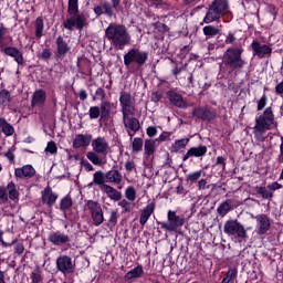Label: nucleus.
Returning a JSON list of instances; mask_svg holds the SVG:
<instances>
[{
	"mask_svg": "<svg viewBox=\"0 0 283 283\" xmlns=\"http://www.w3.org/2000/svg\"><path fill=\"white\" fill-rule=\"evenodd\" d=\"M118 207H122L123 213H132L134 211V203L127 201V199H122L118 202Z\"/></svg>",
	"mask_w": 283,
	"mask_h": 283,
	"instance_id": "obj_42",
	"label": "nucleus"
},
{
	"mask_svg": "<svg viewBox=\"0 0 283 283\" xmlns=\"http://www.w3.org/2000/svg\"><path fill=\"white\" fill-rule=\"evenodd\" d=\"M0 201L8 202V188L0 186Z\"/></svg>",
	"mask_w": 283,
	"mask_h": 283,
	"instance_id": "obj_56",
	"label": "nucleus"
},
{
	"mask_svg": "<svg viewBox=\"0 0 283 283\" xmlns=\"http://www.w3.org/2000/svg\"><path fill=\"white\" fill-rule=\"evenodd\" d=\"M198 189L202 191V189H209V185H207V179H200L198 181Z\"/></svg>",
	"mask_w": 283,
	"mask_h": 283,
	"instance_id": "obj_62",
	"label": "nucleus"
},
{
	"mask_svg": "<svg viewBox=\"0 0 283 283\" xmlns=\"http://www.w3.org/2000/svg\"><path fill=\"white\" fill-rule=\"evenodd\" d=\"M202 177V170H197L195 172H191L186 176V180L190 182V185H193V182H198L200 178Z\"/></svg>",
	"mask_w": 283,
	"mask_h": 283,
	"instance_id": "obj_44",
	"label": "nucleus"
},
{
	"mask_svg": "<svg viewBox=\"0 0 283 283\" xmlns=\"http://www.w3.org/2000/svg\"><path fill=\"white\" fill-rule=\"evenodd\" d=\"M41 198L43 205H46V207H54L56 200H59V193L53 192L52 187L48 186L41 191Z\"/></svg>",
	"mask_w": 283,
	"mask_h": 283,
	"instance_id": "obj_18",
	"label": "nucleus"
},
{
	"mask_svg": "<svg viewBox=\"0 0 283 283\" xmlns=\"http://www.w3.org/2000/svg\"><path fill=\"white\" fill-rule=\"evenodd\" d=\"M254 191L261 196V198L265 200H271L273 198V192L269 191L266 187H254Z\"/></svg>",
	"mask_w": 283,
	"mask_h": 283,
	"instance_id": "obj_41",
	"label": "nucleus"
},
{
	"mask_svg": "<svg viewBox=\"0 0 283 283\" xmlns=\"http://www.w3.org/2000/svg\"><path fill=\"white\" fill-rule=\"evenodd\" d=\"M251 48L253 56H258L259 59H264V56H271V54H273V48H271V44H262L258 40H253Z\"/></svg>",
	"mask_w": 283,
	"mask_h": 283,
	"instance_id": "obj_13",
	"label": "nucleus"
},
{
	"mask_svg": "<svg viewBox=\"0 0 283 283\" xmlns=\"http://www.w3.org/2000/svg\"><path fill=\"white\" fill-rule=\"evenodd\" d=\"M154 211H156V203L155 202H150L148 203L140 213V218H139V224L142 227H145L149 220V218H151V216L154 214Z\"/></svg>",
	"mask_w": 283,
	"mask_h": 283,
	"instance_id": "obj_24",
	"label": "nucleus"
},
{
	"mask_svg": "<svg viewBox=\"0 0 283 283\" xmlns=\"http://www.w3.org/2000/svg\"><path fill=\"white\" fill-rule=\"evenodd\" d=\"M242 48H229L224 54L222 63L226 67H229L230 72H235V70H242L247 65V62L242 60Z\"/></svg>",
	"mask_w": 283,
	"mask_h": 283,
	"instance_id": "obj_4",
	"label": "nucleus"
},
{
	"mask_svg": "<svg viewBox=\"0 0 283 283\" xmlns=\"http://www.w3.org/2000/svg\"><path fill=\"white\" fill-rule=\"evenodd\" d=\"M235 41H238V38L233 33H228L226 36V43L227 45H235Z\"/></svg>",
	"mask_w": 283,
	"mask_h": 283,
	"instance_id": "obj_57",
	"label": "nucleus"
},
{
	"mask_svg": "<svg viewBox=\"0 0 283 283\" xmlns=\"http://www.w3.org/2000/svg\"><path fill=\"white\" fill-rule=\"evenodd\" d=\"M67 14L76 17L78 14V0H69Z\"/></svg>",
	"mask_w": 283,
	"mask_h": 283,
	"instance_id": "obj_40",
	"label": "nucleus"
},
{
	"mask_svg": "<svg viewBox=\"0 0 283 283\" xmlns=\"http://www.w3.org/2000/svg\"><path fill=\"white\" fill-rule=\"evenodd\" d=\"M46 98H48V95L45 91L43 90L35 91L32 96V103H31L32 107H43V105H45Z\"/></svg>",
	"mask_w": 283,
	"mask_h": 283,
	"instance_id": "obj_25",
	"label": "nucleus"
},
{
	"mask_svg": "<svg viewBox=\"0 0 283 283\" xmlns=\"http://www.w3.org/2000/svg\"><path fill=\"white\" fill-rule=\"evenodd\" d=\"M106 182L112 185H120L123 182V174L116 169H111L105 172Z\"/></svg>",
	"mask_w": 283,
	"mask_h": 283,
	"instance_id": "obj_27",
	"label": "nucleus"
},
{
	"mask_svg": "<svg viewBox=\"0 0 283 283\" xmlns=\"http://www.w3.org/2000/svg\"><path fill=\"white\" fill-rule=\"evenodd\" d=\"M91 120H96L101 116V108L98 106H92L88 109Z\"/></svg>",
	"mask_w": 283,
	"mask_h": 283,
	"instance_id": "obj_50",
	"label": "nucleus"
},
{
	"mask_svg": "<svg viewBox=\"0 0 283 283\" xmlns=\"http://www.w3.org/2000/svg\"><path fill=\"white\" fill-rule=\"evenodd\" d=\"M238 277V270L235 269H230L226 276L223 277V280L221 281V283H230L233 282V280H235Z\"/></svg>",
	"mask_w": 283,
	"mask_h": 283,
	"instance_id": "obj_43",
	"label": "nucleus"
},
{
	"mask_svg": "<svg viewBox=\"0 0 283 283\" xmlns=\"http://www.w3.org/2000/svg\"><path fill=\"white\" fill-rule=\"evenodd\" d=\"M0 128L2 129V134H4V136H12V134H14V127L11 126L10 123H8V120H6L3 117L0 118Z\"/></svg>",
	"mask_w": 283,
	"mask_h": 283,
	"instance_id": "obj_34",
	"label": "nucleus"
},
{
	"mask_svg": "<svg viewBox=\"0 0 283 283\" xmlns=\"http://www.w3.org/2000/svg\"><path fill=\"white\" fill-rule=\"evenodd\" d=\"M156 140L154 139H147L145 140L144 144V149H145V154L146 156H151L154 155V153L156 151Z\"/></svg>",
	"mask_w": 283,
	"mask_h": 283,
	"instance_id": "obj_38",
	"label": "nucleus"
},
{
	"mask_svg": "<svg viewBox=\"0 0 283 283\" xmlns=\"http://www.w3.org/2000/svg\"><path fill=\"white\" fill-rule=\"evenodd\" d=\"M56 266L61 273H74V264H72V258L67 255H61L56 259Z\"/></svg>",
	"mask_w": 283,
	"mask_h": 283,
	"instance_id": "obj_17",
	"label": "nucleus"
},
{
	"mask_svg": "<svg viewBox=\"0 0 283 283\" xmlns=\"http://www.w3.org/2000/svg\"><path fill=\"white\" fill-rule=\"evenodd\" d=\"M163 96H165L163 91H154L150 95V101H153V103H160V101H163Z\"/></svg>",
	"mask_w": 283,
	"mask_h": 283,
	"instance_id": "obj_52",
	"label": "nucleus"
},
{
	"mask_svg": "<svg viewBox=\"0 0 283 283\" xmlns=\"http://www.w3.org/2000/svg\"><path fill=\"white\" fill-rule=\"evenodd\" d=\"M149 59V53L147 51H143L140 49H129L127 53L124 55V65L126 67H132V65H136L137 67H143L145 63H147Z\"/></svg>",
	"mask_w": 283,
	"mask_h": 283,
	"instance_id": "obj_6",
	"label": "nucleus"
},
{
	"mask_svg": "<svg viewBox=\"0 0 283 283\" xmlns=\"http://www.w3.org/2000/svg\"><path fill=\"white\" fill-rule=\"evenodd\" d=\"M279 163H283V138L281 137L280 155L277 157Z\"/></svg>",
	"mask_w": 283,
	"mask_h": 283,
	"instance_id": "obj_64",
	"label": "nucleus"
},
{
	"mask_svg": "<svg viewBox=\"0 0 283 283\" xmlns=\"http://www.w3.org/2000/svg\"><path fill=\"white\" fill-rule=\"evenodd\" d=\"M85 209L86 211H88L94 227H101V224L105 222V214L103 212V207L98 201L87 200L85 203Z\"/></svg>",
	"mask_w": 283,
	"mask_h": 283,
	"instance_id": "obj_7",
	"label": "nucleus"
},
{
	"mask_svg": "<svg viewBox=\"0 0 283 283\" xmlns=\"http://www.w3.org/2000/svg\"><path fill=\"white\" fill-rule=\"evenodd\" d=\"M277 122L275 120V114H273V107L269 106L264 109L263 114L255 118V125L253 127V135L260 143H264V134L270 129H276Z\"/></svg>",
	"mask_w": 283,
	"mask_h": 283,
	"instance_id": "obj_3",
	"label": "nucleus"
},
{
	"mask_svg": "<svg viewBox=\"0 0 283 283\" xmlns=\"http://www.w3.org/2000/svg\"><path fill=\"white\" fill-rule=\"evenodd\" d=\"M7 191L9 192L10 200H19V190H17V185L14 182H9L7 185Z\"/></svg>",
	"mask_w": 283,
	"mask_h": 283,
	"instance_id": "obj_36",
	"label": "nucleus"
},
{
	"mask_svg": "<svg viewBox=\"0 0 283 283\" xmlns=\"http://www.w3.org/2000/svg\"><path fill=\"white\" fill-rule=\"evenodd\" d=\"M45 151H48L49 154H56L57 148H56V143H54V140H51L48 143Z\"/></svg>",
	"mask_w": 283,
	"mask_h": 283,
	"instance_id": "obj_55",
	"label": "nucleus"
},
{
	"mask_svg": "<svg viewBox=\"0 0 283 283\" xmlns=\"http://www.w3.org/2000/svg\"><path fill=\"white\" fill-rule=\"evenodd\" d=\"M125 198L130 202H134V200H136V188L133 186L127 187L125 190Z\"/></svg>",
	"mask_w": 283,
	"mask_h": 283,
	"instance_id": "obj_49",
	"label": "nucleus"
},
{
	"mask_svg": "<svg viewBox=\"0 0 283 283\" xmlns=\"http://www.w3.org/2000/svg\"><path fill=\"white\" fill-rule=\"evenodd\" d=\"M125 169L128 174H132V171L136 170V164L134 163V160L126 161Z\"/></svg>",
	"mask_w": 283,
	"mask_h": 283,
	"instance_id": "obj_59",
	"label": "nucleus"
},
{
	"mask_svg": "<svg viewBox=\"0 0 283 283\" xmlns=\"http://www.w3.org/2000/svg\"><path fill=\"white\" fill-rule=\"evenodd\" d=\"M101 118H108L112 113V104L109 101H102L99 105Z\"/></svg>",
	"mask_w": 283,
	"mask_h": 283,
	"instance_id": "obj_33",
	"label": "nucleus"
},
{
	"mask_svg": "<svg viewBox=\"0 0 283 283\" xmlns=\"http://www.w3.org/2000/svg\"><path fill=\"white\" fill-rule=\"evenodd\" d=\"M167 222H158L165 231L176 232L185 226V217L176 214V211L168 210Z\"/></svg>",
	"mask_w": 283,
	"mask_h": 283,
	"instance_id": "obj_8",
	"label": "nucleus"
},
{
	"mask_svg": "<svg viewBox=\"0 0 283 283\" xmlns=\"http://www.w3.org/2000/svg\"><path fill=\"white\" fill-rule=\"evenodd\" d=\"M132 147H133V151H134L135 154H138V151H143V138H140V137H135V138L133 139Z\"/></svg>",
	"mask_w": 283,
	"mask_h": 283,
	"instance_id": "obj_46",
	"label": "nucleus"
},
{
	"mask_svg": "<svg viewBox=\"0 0 283 283\" xmlns=\"http://www.w3.org/2000/svg\"><path fill=\"white\" fill-rule=\"evenodd\" d=\"M266 95H263L259 101H258V112H262L264 107H266Z\"/></svg>",
	"mask_w": 283,
	"mask_h": 283,
	"instance_id": "obj_58",
	"label": "nucleus"
},
{
	"mask_svg": "<svg viewBox=\"0 0 283 283\" xmlns=\"http://www.w3.org/2000/svg\"><path fill=\"white\" fill-rule=\"evenodd\" d=\"M93 182L99 186V189L107 187V177H105V172H103V170L95 171L93 175Z\"/></svg>",
	"mask_w": 283,
	"mask_h": 283,
	"instance_id": "obj_28",
	"label": "nucleus"
},
{
	"mask_svg": "<svg viewBox=\"0 0 283 283\" xmlns=\"http://www.w3.org/2000/svg\"><path fill=\"white\" fill-rule=\"evenodd\" d=\"M151 4L159 10H169V2L164 0H153Z\"/></svg>",
	"mask_w": 283,
	"mask_h": 283,
	"instance_id": "obj_51",
	"label": "nucleus"
},
{
	"mask_svg": "<svg viewBox=\"0 0 283 283\" xmlns=\"http://www.w3.org/2000/svg\"><path fill=\"white\" fill-rule=\"evenodd\" d=\"M119 106L122 114L136 113V97L127 91L119 93Z\"/></svg>",
	"mask_w": 283,
	"mask_h": 283,
	"instance_id": "obj_10",
	"label": "nucleus"
},
{
	"mask_svg": "<svg viewBox=\"0 0 283 283\" xmlns=\"http://www.w3.org/2000/svg\"><path fill=\"white\" fill-rule=\"evenodd\" d=\"M101 191H103V193H106L109 200H115V202H117L118 200H122L123 198V193H120V191L116 190V188L109 185L102 186Z\"/></svg>",
	"mask_w": 283,
	"mask_h": 283,
	"instance_id": "obj_26",
	"label": "nucleus"
},
{
	"mask_svg": "<svg viewBox=\"0 0 283 283\" xmlns=\"http://www.w3.org/2000/svg\"><path fill=\"white\" fill-rule=\"evenodd\" d=\"M92 150L86 154L87 160L96 167L107 165V154H109V142L105 137H96L91 142Z\"/></svg>",
	"mask_w": 283,
	"mask_h": 283,
	"instance_id": "obj_2",
	"label": "nucleus"
},
{
	"mask_svg": "<svg viewBox=\"0 0 283 283\" xmlns=\"http://www.w3.org/2000/svg\"><path fill=\"white\" fill-rule=\"evenodd\" d=\"M192 116L200 120H216V111L209 107H197L192 109Z\"/></svg>",
	"mask_w": 283,
	"mask_h": 283,
	"instance_id": "obj_15",
	"label": "nucleus"
},
{
	"mask_svg": "<svg viewBox=\"0 0 283 283\" xmlns=\"http://www.w3.org/2000/svg\"><path fill=\"white\" fill-rule=\"evenodd\" d=\"M8 29H6V27H3V24L0 25V48H3V41H4V38L6 36V32H7Z\"/></svg>",
	"mask_w": 283,
	"mask_h": 283,
	"instance_id": "obj_60",
	"label": "nucleus"
},
{
	"mask_svg": "<svg viewBox=\"0 0 283 283\" xmlns=\"http://www.w3.org/2000/svg\"><path fill=\"white\" fill-rule=\"evenodd\" d=\"M72 197L67 195L61 199L60 209L65 213V211H70V209H72Z\"/></svg>",
	"mask_w": 283,
	"mask_h": 283,
	"instance_id": "obj_39",
	"label": "nucleus"
},
{
	"mask_svg": "<svg viewBox=\"0 0 283 283\" xmlns=\"http://www.w3.org/2000/svg\"><path fill=\"white\" fill-rule=\"evenodd\" d=\"M207 155V146H198L190 148L186 155L182 157L184 163L189 160V158H202Z\"/></svg>",
	"mask_w": 283,
	"mask_h": 283,
	"instance_id": "obj_22",
	"label": "nucleus"
},
{
	"mask_svg": "<svg viewBox=\"0 0 283 283\" xmlns=\"http://www.w3.org/2000/svg\"><path fill=\"white\" fill-rule=\"evenodd\" d=\"M92 145V135L90 134H78L75 136V139L73 140V147L74 149H85Z\"/></svg>",
	"mask_w": 283,
	"mask_h": 283,
	"instance_id": "obj_20",
	"label": "nucleus"
},
{
	"mask_svg": "<svg viewBox=\"0 0 283 283\" xmlns=\"http://www.w3.org/2000/svg\"><path fill=\"white\" fill-rule=\"evenodd\" d=\"M156 134H158V130L156 129V127L149 126L147 128V136H149L150 138H153V136H156Z\"/></svg>",
	"mask_w": 283,
	"mask_h": 283,
	"instance_id": "obj_63",
	"label": "nucleus"
},
{
	"mask_svg": "<svg viewBox=\"0 0 283 283\" xmlns=\"http://www.w3.org/2000/svg\"><path fill=\"white\" fill-rule=\"evenodd\" d=\"M143 266L138 265L133 270L128 271L124 277L125 280H138V277H143Z\"/></svg>",
	"mask_w": 283,
	"mask_h": 283,
	"instance_id": "obj_31",
	"label": "nucleus"
},
{
	"mask_svg": "<svg viewBox=\"0 0 283 283\" xmlns=\"http://www.w3.org/2000/svg\"><path fill=\"white\" fill-rule=\"evenodd\" d=\"M223 233L227 235H237V238H240L241 240H247V238H249L247 229L238 221V219L226 221L223 226Z\"/></svg>",
	"mask_w": 283,
	"mask_h": 283,
	"instance_id": "obj_9",
	"label": "nucleus"
},
{
	"mask_svg": "<svg viewBox=\"0 0 283 283\" xmlns=\"http://www.w3.org/2000/svg\"><path fill=\"white\" fill-rule=\"evenodd\" d=\"M108 224H109V227H116V224H118V211L113 210L111 212V217L108 219Z\"/></svg>",
	"mask_w": 283,
	"mask_h": 283,
	"instance_id": "obj_53",
	"label": "nucleus"
},
{
	"mask_svg": "<svg viewBox=\"0 0 283 283\" xmlns=\"http://www.w3.org/2000/svg\"><path fill=\"white\" fill-rule=\"evenodd\" d=\"M10 91L8 90H1L0 91V105H8L10 103Z\"/></svg>",
	"mask_w": 283,
	"mask_h": 283,
	"instance_id": "obj_45",
	"label": "nucleus"
},
{
	"mask_svg": "<svg viewBox=\"0 0 283 283\" xmlns=\"http://www.w3.org/2000/svg\"><path fill=\"white\" fill-rule=\"evenodd\" d=\"M35 36L41 39L43 36V30H45V23L43 22V17H38L34 21Z\"/></svg>",
	"mask_w": 283,
	"mask_h": 283,
	"instance_id": "obj_32",
	"label": "nucleus"
},
{
	"mask_svg": "<svg viewBox=\"0 0 283 283\" xmlns=\"http://www.w3.org/2000/svg\"><path fill=\"white\" fill-rule=\"evenodd\" d=\"M36 174V169L32 165H24L20 168L14 169L15 178L20 180H30Z\"/></svg>",
	"mask_w": 283,
	"mask_h": 283,
	"instance_id": "obj_16",
	"label": "nucleus"
},
{
	"mask_svg": "<svg viewBox=\"0 0 283 283\" xmlns=\"http://www.w3.org/2000/svg\"><path fill=\"white\" fill-rule=\"evenodd\" d=\"M87 25V17H85V14L83 13H77L76 15H72L71 18L66 19L63 22V27L66 30H74V28H76V30H83V28H86Z\"/></svg>",
	"mask_w": 283,
	"mask_h": 283,
	"instance_id": "obj_12",
	"label": "nucleus"
},
{
	"mask_svg": "<svg viewBox=\"0 0 283 283\" xmlns=\"http://www.w3.org/2000/svg\"><path fill=\"white\" fill-rule=\"evenodd\" d=\"M25 251V245H23L22 242H17L14 243V253L17 255H23V252Z\"/></svg>",
	"mask_w": 283,
	"mask_h": 283,
	"instance_id": "obj_54",
	"label": "nucleus"
},
{
	"mask_svg": "<svg viewBox=\"0 0 283 283\" xmlns=\"http://www.w3.org/2000/svg\"><path fill=\"white\" fill-rule=\"evenodd\" d=\"M254 220H256V234L265 235V233L271 229V218L264 213H261L256 214Z\"/></svg>",
	"mask_w": 283,
	"mask_h": 283,
	"instance_id": "obj_14",
	"label": "nucleus"
},
{
	"mask_svg": "<svg viewBox=\"0 0 283 283\" xmlns=\"http://www.w3.org/2000/svg\"><path fill=\"white\" fill-rule=\"evenodd\" d=\"M102 8L106 17H109V18L114 17V7L112 6V3L104 1L102 3Z\"/></svg>",
	"mask_w": 283,
	"mask_h": 283,
	"instance_id": "obj_48",
	"label": "nucleus"
},
{
	"mask_svg": "<svg viewBox=\"0 0 283 283\" xmlns=\"http://www.w3.org/2000/svg\"><path fill=\"white\" fill-rule=\"evenodd\" d=\"M228 10L229 2L227 0H213L203 18V23L209 24L213 23V21H220Z\"/></svg>",
	"mask_w": 283,
	"mask_h": 283,
	"instance_id": "obj_5",
	"label": "nucleus"
},
{
	"mask_svg": "<svg viewBox=\"0 0 283 283\" xmlns=\"http://www.w3.org/2000/svg\"><path fill=\"white\" fill-rule=\"evenodd\" d=\"M105 39L116 50H124L126 45L132 43V35L127 31V27L118 23H109L105 29Z\"/></svg>",
	"mask_w": 283,
	"mask_h": 283,
	"instance_id": "obj_1",
	"label": "nucleus"
},
{
	"mask_svg": "<svg viewBox=\"0 0 283 283\" xmlns=\"http://www.w3.org/2000/svg\"><path fill=\"white\" fill-rule=\"evenodd\" d=\"M30 279L32 283H42L43 282V276H41V270L35 269L31 272Z\"/></svg>",
	"mask_w": 283,
	"mask_h": 283,
	"instance_id": "obj_47",
	"label": "nucleus"
},
{
	"mask_svg": "<svg viewBox=\"0 0 283 283\" xmlns=\"http://www.w3.org/2000/svg\"><path fill=\"white\" fill-rule=\"evenodd\" d=\"M56 45H57V56H65V54L70 52V46L67 45V42L63 40V36H59L56 39Z\"/></svg>",
	"mask_w": 283,
	"mask_h": 283,
	"instance_id": "obj_29",
	"label": "nucleus"
},
{
	"mask_svg": "<svg viewBox=\"0 0 283 283\" xmlns=\"http://www.w3.org/2000/svg\"><path fill=\"white\" fill-rule=\"evenodd\" d=\"M167 96L171 105H175V107H179L180 109H187V101H185L180 94L174 91H168Z\"/></svg>",
	"mask_w": 283,
	"mask_h": 283,
	"instance_id": "obj_21",
	"label": "nucleus"
},
{
	"mask_svg": "<svg viewBox=\"0 0 283 283\" xmlns=\"http://www.w3.org/2000/svg\"><path fill=\"white\" fill-rule=\"evenodd\" d=\"M231 209H233L231 207V200H226L217 208V213L221 216V218H224V216H227Z\"/></svg>",
	"mask_w": 283,
	"mask_h": 283,
	"instance_id": "obj_35",
	"label": "nucleus"
},
{
	"mask_svg": "<svg viewBox=\"0 0 283 283\" xmlns=\"http://www.w3.org/2000/svg\"><path fill=\"white\" fill-rule=\"evenodd\" d=\"M220 32V27L208 24L203 28V34L207 39H213L214 36H218Z\"/></svg>",
	"mask_w": 283,
	"mask_h": 283,
	"instance_id": "obj_30",
	"label": "nucleus"
},
{
	"mask_svg": "<svg viewBox=\"0 0 283 283\" xmlns=\"http://www.w3.org/2000/svg\"><path fill=\"white\" fill-rule=\"evenodd\" d=\"M135 116H136V113L122 114V120H123L124 128L130 138L134 137V134H136V132L140 130V122ZM132 132L134 134H132Z\"/></svg>",
	"mask_w": 283,
	"mask_h": 283,
	"instance_id": "obj_11",
	"label": "nucleus"
},
{
	"mask_svg": "<svg viewBox=\"0 0 283 283\" xmlns=\"http://www.w3.org/2000/svg\"><path fill=\"white\" fill-rule=\"evenodd\" d=\"M49 241L55 247H61L62 244H67V242H70V237L61 231H56L49 235Z\"/></svg>",
	"mask_w": 283,
	"mask_h": 283,
	"instance_id": "obj_23",
	"label": "nucleus"
},
{
	"mask_svg": "<svg viewBox=\"0 0 283 283\" xmlns=\"http://www.w3.org/2000/svg\"><path fill=\"white\" fill-rule=\"evenodd\" d=\"M1 52H4V54H7V56H11V59H14L15 63H18V65H23V63L25 62L23 60V53H21V51H19V49L14 48V46H7L0 48Z\"/></svg>",
	"mask_w": 283,
	"mask_h": 283,
	"instance_id": "obj_19",
	"label": "nucleus"
},
{
	"mask_svg": "<svg viewBox=\"0 0 283 283\" xmlns=\"http://www.w3.org/2000/svg\"><path fill=\"white\" fill-rule=\"evenodd\" d=\"M187 145H189V138H182V139L175 140L174 145L171 146V151H174L176 154V153L180 151V149H185V147H187Z\"/></svg>",
	"mask_w": 283,
	"mask_h": 283,
	"instance_id": "obj_37",
	"label": "nucleus"
},
{
	"mask_svg": "<svg viewBox=\"0 0 283 283\" xmlns=\"http://www.w3.org/2000/svg\"><path fill=\"white\" fill-rule=\"evenodd\" d=\"M95 94L98 98H101V101H105V97L107 96V94L105 93V90H103V87H98L96 90Z\"/></svg>",
	"mask_w": 283,
	"mask_h": 283,
	"instance_id": "obj_61",
	"label": "nucleus"
}]
</instances>
